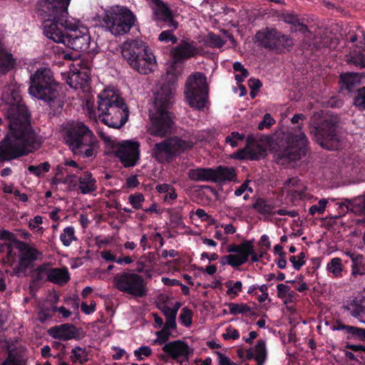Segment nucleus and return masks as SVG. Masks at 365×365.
Masks as SVG:
<instances>
[{"label":"nucleus","mask_w":365,"mask_h":365,"mask_svg":"<svg viewBox=\"0 0 365 365\" xmlns=\"http://www.w3.org/2000/svg\"><path fill=\"white\" fill-rule=\"evenodd\" d=\"M233 69L239 71L244 77H248L249 71L246 69L240 62H235L233 64Z\"/></svg>","instance_id":"63"},{"label":"nucleus","mask_w":365,"mask_h":365,"mask_svg":"<svg viewBox=\"0 0 365 365\" xmlns=\"http://www.w3.org/2000/svg\"><path fill=\"white\" fill-rule=\"evenodd\" d=\"M158 309L162 312L165 319L176 317L177 314L169 307L167 304L166 301H162L158 305Z\"/></svg>","instance_id":"53"},{"label":"nucleus","mask_w":365,"mask_h":365,"mask_svg":"<svg viewBox=\"0 0 365 365\" xmlns=\"http://www.w3.org/2000/svg\"><path fill=\"white\" fill-rule=\"evenodd\" d=\"M356 327L345 325L341 321H336V324L332 327L333 330H341L344 329L347 333L351 334L354 337L356 331Z\"/></svg>","instance_id":"54"},{"label":"nucleus","mask_w":365,"mask_h":365,"mask_svg":"<svg viewBox=\"0 0 365 365\" xmlns=\"http://www.w3.org/2000/svg\"><path fill=\"white\" fill-rule=\"evenodd\" d=\"M252 207L261 215H272L274 213L273 212L274 205L272 200L259 197L252 205Z\"/></svg>","instance_id":"31"},{"label":"nucleus","mask_w":365,"mask_h":365,"mask_svg":"<svg viewBox=\"0 0 365 365\" xmlns=\"http://www.w3.org/2000/svg\"><path fill=\"white\" fill-rule=\"evenodd\" d=\"M3 98L7 105L6 118L9 131L0 141V158L12 160L38 150L42 140L31 125V113L19 92L12 90Z\"/></svg>","instance_id":"1"},{"label":"nucleus","mask_w":365,"mask_h":365,"mask_svg":"<svg viewBox=\"0 0 365 365\" xmlns=\"http://www.w3.org/2000/svg\"><path fill=\"white\" fill-rule=\"evenodd\" d=\"M120 48L123 59L135 71L148 75L154 71L155 57L144 41L138 39L126 41Z\"/></svg>","instance_id":"6"},{"label":"nucleus","mask_w":365,"mask_h":365,"mask_svg":"<svg viewBox=\"0 0 365 365\" xmlns=\"http://www.w3.org/2000/svg\"><path fill=\"white\" fill-rule=\"evenodd\" d=\"M228 252L233 253H252V242L250 240L245 241L240 245L231 244L227 248Z\"/></svg>","instance_id":"36"},{"label":"nucleus","mask_w":365,"mask_h":365,"mask_svg":"<svg viewBox=\"0 0 365 365\" xmlns=\"http://www.w3.org/2000/svg\"><path fill=\"white\" fill-rule=\"evenodd\" d=\"M277 297L280 299L284 298L287 295L292 297L294 294V292L291 290V287L284 284H279L277 286Z\"/></svg>","instance_id":"50"},{"label":"nucleus","mask_w":365,"mask_h":365,"mask_svg":"<svg viewBox=\"0 0 365 365\" xmlns=\"http://www.w3.org/2000/svg\"><path fill=\"white\" fill-rule=\"evenodd\" d=\"M245 138V135L239 133L238 132H232L230 135H227L225 138V142L230 143V145L233 148L237 147L238 145L237 141L243 140Z\"/></svg>","instance_id":"52"},{"label":"nucleus","mask_w":365,"mask_h":365,"mask_svg":"<svg viewBox=\"0 0 365 365\" xmlns=\"http://www.w3.org/2000/svg\"><path fill=\"white\" fill-rule=\"evenodd\" d=\"M213 182L222 184L227 182L236 181V170L233 167L220 165L213 168Z\"/></svg>","instance_id":"24"},{"label":"nucleus","mask_w":365,"mask_h":365,"mask_svg":"<svg viewBox=\"0 0 365 365\" xmlns=\"http://www.w3.org/2000/svg\"><path fill=\"white\" fill-rule=\"evenodd\" d=\"M255 360L257 365H263L267 358V350L264 340L259 339L257 341V343L255 346Z\"/></svg>","instance_id":"34"},{"label":"nucleus","mask_w":365,"mask_h":365,"mask_svg":"<svg viewBox=\"0 0 365 365\" xmlns=\"http://www.w3.org/2000/svg\"><path fill=\"white\" fill-rule=\"evenodd\" d=\"M354 106L359 110H365V87L360 88L352 97Z\"/></svg>","instance_id":"39"},{"label":"nucleus","mask_w":365,"mask_h":365,"mask_svg":"<svg viewBox=\"0 0 365 365\" xmlns=\"http://www.w3.org/2000/svg\"><path fill=\"white\" fill-rule=\"evenodd\" d=\"M115 287L120 292L129 294L135 297L146 296L148 288L143 277L135 273L123 272L113 278Z\"/></svg>","instance_id":"14"},{"label":"nucleus","mask_w":365,"mask_h":365,"mask_svg":"<svg viewBox=\"0 0 365 365\" xmlns=\"http://www.w3.org/2000/svg\"><path fill=\"white\" fill-rule=\"evenodd\" d=\"M309 133L316 142L327 150H337L340 146L336 132L338 118L328 112H317L311 118Z\"/></svg>","instance_id":"5"},{"label":"nucleus","mask_w":365,"mask_h":365,"mask_svg":"<svg viewBox=\"0 0 365 365\" xmlns=\"http://www.w3.org/2000/svg\"><path fill=\"white\" fill-rule=\"evenodd\" d=\"M145 200L144 195L141 193H135L128 197V201L134 209L138 210L142 208L141 202Z\"/></svg>","instance_id":"49"},{"label":"nucleus","mask_w":365,"mask_h":365,"mask_svg":"<svg viewBox=\"0 0 365 365\" xmlns=\"http://www.w3.org/2000/svg\"><path fill=\"white\" fill-rule=\"evenodd\" d=\"M205 43L212 48H220L227 42V39L223 38L220 35L213 32H209L204 38Z\"/></svg>","instance_id":"32"},{"label":"nucleus","mask_w":365,"mask_h":365,"mask_svg":"<svg viewBox=\"0 0 365 365\" xmlns=\"http://www.w3.org/2000/svg\"><path fill=\"white\" fill-rule=\"evenodd\" d=\"M352 262V274L362 275L365 273L364 266L362 265L363 256L361 255H354L347 253Z\"/></svg>","instance_id":"37"},{"label":"nucleus","mask_w":365,"mask_h":365,"mask_svg":"<svg viewBox=\"0 0 365 365\" xmlns=\"http://www.w3.org/2000/svg\"><path fill=\"white\" fill-rule=\"evenodd\" d=\"M213 168H198L189 170V178L195 182L205 181L213 182Z\"/></svg>","instance_id":"25"},{"label":"nucleus","mask_w":365,"mask_h":365,"mask_svg":"<svg viewBox=\"0 0 365 365\" xmlns=\"http://www.w3.org/2000/svg\"><path fill=\"white\" fill-rule=\"evenodd\" d=\"M98 110L99 115L103 116L102 122L110 128H120L128 120L129 111L124 100L115 95L106 91L98 96Z\"/></svg>","instance_id":"7"},{"label":"nucleus","mask_w":365,"mask_h":365,"mask_svg":"<svg viewBox=\"0 0 365 365\" xmlns=\"http://www.w3.org/2000/svg\"><path fill=\"white\" fill-rule=\"evenodd\" d=\"M96 181L83 182L79 181L78 189L82 194H88L96 190Z\"/></svg>","instance_id":"51"},{"label":"nucleus","mask_w":365,"mask_h":365,"mask_svg":"<svg viewBox=\"0 0 365 365\" xmlns=\"http://www.w3.org/2000/svg\"><path fill=\"white\" fill-rule=\"evenodd\" d=\"M140 144L137 141L124 140L119 143L115 155L125 168L135 166L140 158Z\"/></svg>","instance_id":"17"},{"label":"nucleus","mask_w":365,"mask_h":365,"mask_svg":"<svg viewBox=\"0 0 365 365\" xmlns=\"http://www.w3.org/2000/svg\"><path fill=\"white\" fill-rule=\"evenodd\" d=\"M208 84L205 74L196 72L187 79L184 94L191 108L202 110L208 98Z\"/></svg>","instance_id":"10"},{"label":"nucleus","mask_w":365,"mask_h":365,"mask_svg":"<svg viewBox=\"0 0 365 365\" xmlns=\"http://www.w3.org/2000/svg\"><path fill=\"white\" fill-rule=\"evenodd\" d=\"M156 335L158 336L156 341L158 344H162L165 343L169 339L171 333L168 329H165V328H163L160 331L156 332Z\"/></svg>","instance_id":"57"},{"label":"nucleus","mask_w":365,"mask_h":365,"mask_svg":"<svg viewBox=\"0 0 365 365\" xmlns=\"http://www.w3.org/2000/svg\"><path fill=\"white\" fill-rule=\"evenodd\" d=\"M284 185L287 190V192L294 197L301 198L304 196L306 189L298 179L289 178L285 182Z\"/></svg>","instance_id":"30"},{"label":"nucleus","mask_w":365,"mask_h":365,"mask_svg":"<svg viewBox=\"0 0 365 365\" xmlns=\"http://www.w3.org/2000/svg\"><path fill=\"white\" fill-rule=\"evenodd\" d=\"M30 80L29 93L47 104L49 116L53 117L61 114L64 100L51 71L46 68L38 69L31 76Z\"/></svg>","instance_id":"3"},{"label":"nucleus","mask_w":365,"mask_h":365,"mask_svg":"<svg viewBox=\"0 0 365 365\" xmlns=\"http://www.w3.org/2000/svg\"><path fill=\"white\" fill-rule=\"evenodd\" d=\"M52 36H47L56 43H62L76 51H86L89 48L91 37L87 31L77 29L72 24L71 28H60L52 33Z\"/></svg>","instance_id":"11"},{"label":"nucleus","mask_w":365,"mask_h":365,"mask_svg":"<svg viewBox=\"0 0 365 365\" xmlns=\"http://www.w3.org/2000/svg\"><path fill=\"white\" fill-rule=\"evenodd\" d=\"M47 332L53 339H58L60 341L81 340L86 335L81 328H78L69 323L53 327Z\"/></svg>","instance_id":"18"},{"label":"nucleus","mask_w":365,"mask_h":365,"mask_svg":"<svg viewBox=\"0 0 365 365\" xmlns=\"http://www.w3.org/2000/svg\"><path fill=\"white\" fill-rule=\"evenodd\" d=\"M279 17L285 23L292 24L297 21V16L294 15L293 14L282 13L280 15H279Z\"/></svg>","instance_id":"60"},{"label":"nucleus","mask_w":365,"mask_h":365,"mask_svg":"<svg viewBox=\"0 0 365 365\" xmlns=\"http://www.w3.org/2000/svg\"><path fill=\"white\" fill-rule=\"evenodd\" d=\"M275 123L274 119L272 117L270 113H265L263 120L258 124V129L263 130L264 128H269Z\"/></svg>","instance_id":"56"},{"label":"nucleus","mask_w":365,"mask_h":365,"mask_svg":"<svg viewBox=\"0 0 365 365\" xmlns=\"http://www.w3.org/2000/svg\"><path fill=\"white\" fill-rule=\"evenodd\" d=\"M193 313L188 307H183L180 315V321L185 327H190L192 324Z\"/></svg>","instance_id":"45"},{"label":"nucleus","mask_w":365,"mask_h":365,"mask_svg":"<svg viewBox=\"0 0 365 365\" xmlns=\"http://www.w3.org/2000/svg\"><path fill=\"white\" fill-rule=\"evenodd\" d=\"M328 203L327 199H321L319 200L317 205H312L309 209V213L311 215H314L316 213L323 214Z\"/></svg>","instance_id":"47"},{"label":"nucleus","mask_w":365,"mask_h":365,"mask_svg":"<svg viewBox=\"0 0 365 365\" xmlns=\"http://www.w3.org/2000/svg\"><path fill=\"white\" fill-rule=\"evenodd\" d=\"M199 53L194 41H182L171 51V54L176 61H180L196 56Z\"/></svg>","instance_id":"20"},{"label":"nucleus","mask_w":365,"mask_h":365,"mask_svg":"<svg viewBox=\"0 0 365 365\" xmlns=\"http://www.w3.org/2000/svg\"><path fill=\"white\" fill-rule=\"evenodd\" d=\"M157 8L154 11L155 19L161 29H166L158 36L160 41L176 43L178 38L173 35V31L177 29L178 23L174 20L171 10L160 0H154Z\"/></svg>","instance_id":"13"},{"label":"nucleus","mask_w":365,"mask_h":365,"mask_svg":"<svg viewBox=\"0 0 365 365\" xmlns=\"http://www.w3.org/2000/svg\"><path fill=\"white\" fill-rule=\"evenodd\" d=\"M2 365H26L25 363L18 359L15 356L9 354L7 359L2 363Z\"/></svg>","instance_id":"58"},{"label":"nucleus","mask_w":365,"mask_h":365,"mask_svg":"<svg viewBox=\"0 0 365 365\" xmlns=\"http://www.w3.org/2000/svg\"><path fill=\"white\" fill-rule=\"evenodd\" d=\"M0 240L9 241L13 247L17 246L16 242H21V241L17 240L16 236L13 232L6 230H0Z\"/></svg>","instance_id":"48"},{"label":"nucleus","mask_w":365,"mask_h":365,"mask_svg":"<svg viewBox=\"0 0 365 365\" xmlns=\"http://www.w3.org/2000/svg\"><path fill=\"white\" fill-rule=\"evenodd\" d=\"M230 313L233 315L245 314L251 311V308L246 304L227 303Z\"/></svg>","instance_id":"41"},{"label":"nucleus","mask_w":365,"mask_h":365,"mask_svg":"<svg viewBox=\"0 0 365 365\" xmlns=\"http://www.w3.org/2000/svg\"><path fill=\"white\" fill-rule=\"evenodd\" d=\"M277 35H279V31L276 29L266 28L257 32L255 39L262 47L274 50V48H279L276 43V40L279 36Z\"/></svg>","instance_id":"22"},{"label":"nucleus","mask_w":365,"mask_h":365,"mask_svg":"<svg viewBox=\"0 0 365 365\" xmlns=\"http://www.w3.org/2000/svg\"><path fill=\"white\" fill-rule=\"evenodd\" d=\"M277 45L279 48H274L278 53H284L285 50L289 51L294 46L293 39L287 35L283 34L279 31Z\"/></svg>","instance_id":"33"},{"label":"nucleus","mask_w":365,"mask_h":365,"mask_svg":"<svg viewBox=\"0 0 365 365\" xmlns=\"http://www.w3.org/2000/svg\"><path fill=\"white\" fill-rule=\"evenodd\" d=\"M361 79L356 73H346L340 75V89L344 94L353 97L358 90Z\"/></svg>","instance_id":"21"},{"label":"nucleus","mask_w":365,"mask_h":365,"mask_svg":"<svg viewBox=\"0 0 365 365\" xmlns=\"http://www.w3.org/2000/svg\"><path fill=\"white\" fill-rule=\"evenodd\" d=\"M348 63L354 64L359 68H365V51L364 52H359L354 56H350L347 59Z\"/></svg>","instance_id":"44"},{"label":"nucleus","mask_w":365,"mask_h":365,"mask_svg":"<svg viewBox=\"0 0 365 365\" xmlns=\"http://www.w3.org/2000/svg\"><path fill=\"white\" fill-rule=\"evenodd\" d=\"M93 20L102 24L112 34L118 36L130 31L135 17L130 10L115 6L103 11L102 14H96Z\"/></svg>","instance_id":"9"},{"label":"nucleus","mask_w":365,"mask_h":365,"mask_svg":"<svg viewBox=\"0 0 365 365\" xmlns=\"http://www.w3.org/2000/svg\"><path fill=\"white\" fill-rule=\"evenodd\" d=\"M60 239L64 246H69L73 240H76L75 237V231L73 227H67L63 230V232L61 235Z\"/></svg>","instance_id":"40"},{"label":"nucleus","mask_w":365,"mask_h":365,"mask_svg":"<svg viewBox=\"0 0 365 365\" xmlns=\"http://www.w3.org/2000/svg\"><path fill=\"white\" fill-rule=\"evenodd\" d=\"M48 270V264H43L38 266L33 271L32 277L34 278V281L39 282L43 280L45 276H47Z\"/></svg>","instance_id":"43"},{"label":"nucleus","mask_w":365,"mask_h":365,"mask_svg":"<svg viewBox=\"0 0 365 365\" xmlns=\"http://www.w3.org/2000/svg\"><path fill=\"white\" fill-rule=\"evenodd\" d=\"M195 143L191 139L185 140L173 136L155 144L151 155L158 163H163L185 150L192 149Z\"/></svg>","instance_id":"12"},{"label":"nucleus","mask_w":365,"mask_h":365,"mask_svg":"<svg viewBox=\"0 0 365 365\" xmlns=\"http://www.w3.org/2000/svg\"><path fill=\"white\" fill-rule=\"evenodd\" d=\"M286 143L284 150L278 153V158L280 160L296 161L304 156L308 151V139L304 133L288 134Z\"/></svg>","instance_id":"16"},{"label":"nucleus","mask_w":365,"mask_h":365,"mask_svg":"<svg viewBox=\"0 0 365 365\" xmlns=\"http://www.w3.org/2000/svg\"><path fill=\"white\" fill-rule=\"evenodd\" d=\"M178 78L174 73H168L165 82L157 91L153 107L149 111L151 120L150 133L154 136L164 137L171 133L174 121L169 111L173 103Z\"/></svg>","instance_id":"2"},{"label":"nucleus","mask_w":365,"mask_h":365,"mask_svg":"<svg viewBox=\"0 0 365 365\" xmlns=\"http://www.w3.org/2000/svg\"><path fill=\"white\" fill-rule=\"evenodd\" d=\"M250 180H245L235 191V195L236 196H241L246 190H248L250 192H252V188L248 187Z\"/></svg>","instance_id":"61"},{"label":"nucleus","mask_w":365,"mask_h":365,"mask_svg":"<svg viewBox=\"0 0 365 365\" xmlns=\"http://www.w3.org/2000/svg\"><path fill=\"white\" fill-rule=\"evenodd\" d=\"M250 253H241L238 255H228L229 265L233 267H237L246 263L249 259Z\"/></svg>","instance_id":"38"},{"label":"nucleus","mask_w":365,"mask_h":365,"mask_svg":"<svg viewBox=\"0 0 365 365\" xmlns=\"http://www.w3.org/2000/svg\"><path fill=\"white\" fill-rule=\"evenodd\" d=\"M255 142L252 135H248L247 138V145L246 148L239 150L236 153V158L240 160L249 159L251 160H258L265 152L264 149L259 145L250 147L249 145Z\"/></svg>","instance_id":"23"},{"label":"nucleus","mask_w":365,"mask_h":365,"mask_svg":"<svg viewBox=\"0 0 365 365\" xmlns=\"http://www.w3.org/2000/svg\"><path fill=\"white\" fill-rule=\"evenodd\" d=\"M152 354L151 349L148 346H140L138 349L134 351V355L138 361L143 359V356L148 357Z\"/></svg>","instance_id":"55"},{"label":"nucleus","mask_w":365,"mask_h":365,"mask_svg":"<svg viewBox=\"0 0 365 365\" xmlns=\"http://www.w3.org/2000/svg\"><path fill=\"white\" fill-rule=\"evenodd\" d=\"M50 164L48 162H44L38 165H29L28 170L34 173L36 176H40L43 172L47 173L50 170Z\"/></svg>","instance_id":"46"},{"label":"nucleus","mask_w":365,"mask_h":365,"mask_svg":"<svg viewBox=\"0 0 365 365\" xmlns=\"http://www.w3.org/2000/svg\"><path fill=\"white\" fill-rule=\"evenodd\" d=\"M70 279L67 268L50 269L47 273V280L54 283H66Z\"/></svg>","instance_id":"26"},{"label":"nucleus","mask_w":365,"mask_h":365,"mask_svg":"<svg viewBox=\"0 0 365 365\" xmlns=\"http://www.w3.org/2000/svg\"><path fill=\"white\" fill-rule=\"evenodd\" d=\"M66 143L75 155L91 157L98 148V140L89 128L81 122L71 125L66 133Z\"/></svg>","instance_id":"8"},{"label":"nucleus","mask_w":365,"mask_h":365,"mask_svg":"<svg viewBox=\"0 0 365 365\" xmlns=\"http://www.w3.org/2000/svg\"><path fill=\"white\" fill-rule=\"evenodd\" d=\"M16 250V247H13L12 244H0V254H6L4 257H1V260L4 264H7L10 267H12L13 264L17 262Z\"/></svg>","instance_id":"27"},{"label":"nucleus","mask_w":365,"mask_h":365,"mask_svg":"<svg viewBox=\"0 0 365 365\" xmlns=\"http://www.w3.org/2000/svg\"><path fill=\"white\" fill-rule=\"evenodd\" d=\"M327 269L336 277L340 275L342 271L341 259L338 257L333 258L331 262L327 264Z\"/></svg>","instance_id":"42"},{"label":"nucleus","mask_w":365,"mask_h":365,"mask_svg":"<svg viewBox=\"0 0 365 365\" xmlns=\"http://www.w3.org/2000/svg\"><path fill=\"white\" fill-rule=\"evenodd\" d=\"M217 356L218 359V365H234L235 364L232 363L230 359L223 354L220 351H215L214 352Z\"/></svg>","instance_id":"59"},{"label":"nucleus","mask_w":365,"mask_h":365,"mask_svg":"<svg viewBox=\"0 0 365 365\" xmlns=\"http://www.w3.org/2000/svg\"><path fill=\"white\" fill-rule=\"evenodd\" d=\"M14 64L15 60L11 53L6 52L0 43V75L7 73Z\"/></svg>","instance_id":"29"},{"label":"nucleus","mask_w":365,"mask_h":365,"mask_svg":"<svg viewBox=\"0 0 365 365\" xmlns=\"http://www.w3.org/2000/svg\"><path fill=\"white\" fill-rule=\"evenodd\" d=\"M170 221L172 223L177 226L182 225L183 224L182 215L178 212H173L170 215Z\"/></svg>","instance_id":"62"},{"label":"nucleus","mask_w":365,"mask_h":365,"mask_svg":"<svg viewBox=\"0 0 365 365\" xmlns=\"http://www.w3.org/2000/svg\"><path fill=\"white\" fill-rule=\"evenodd\" d=\"M70 359L73 363L79 362L83 364L88 361V352L85 348L76 346L71 350Z\"/></svg>","instance_id":"35"},{"label":"nucleus","mask_w":365,"mask_h":365,"mask_svg":"<svg viewBox=\"0 0 365 365\" xmlns=\"http://www.w3.org/2000/svg\"><path fill=\"white\" fill-rule=\"evenodd\" d=\"M16 245L18 264L13 268L11 275L26 276L27 270L34 268L35 262L41 258L42 252L24 242Z\"/></svg>","instance_id":"15"},{"label":"nucleus","mask_w":365,"mask_h":365,"mask_svg":"<svg viewBox=\"0 0 365 365\" xmlns=\"http://www.w3.org/2000/svg\"><path fill=\"white\" fill-rule=\"evenodd\" d=\"M339 207L342 209L344 212L350 211L354 213H364L365 215L364 200H355L351 201L346 199L344 202L339 204Z\"/></svg>","instance_id":"28"},{"label":"nucleus","mask_w":365,"mask_h":365,"mask_svg":"<svg viewBox=\"0 0 365 365\" xmlns=\"http://www.w3.org/2000/svg\"><path fill=\"white\" fill-rule=\"evenodd\" d=\"M262 86V84L258 78H250L249 80V87L250 90H256V91H259Z\"/></svg>","instance_id":"64"},{"label":"nucleus","mask_w":365,"mask_h":365,"mask_svg":"<svg viewBox=\"0 0 365 365\" xmlns=\"http://www.w3.org/2000/svg\"><path fill=\"white\" fill-rule=\"evenodd\" d=\"M162 349L173 359L178 360L180 364L188 361L189 355L193 353V349L187 343L181 340L166 343Z\"/></svg>","instance_id":"19"},{"label":"nucleus","mask_w":365,"mask_h":365,"mask_svg":"<svg viewBox=\"0 0 365 365\" xmlns=\"http://www.w3.org/2000/svg\"><path fill=\"white\" fill-rule=\"evenodd\" d=\"M71 0H38L36 4L37 14L43 19V34L52 36V33L60 28H71L72 23L68 19V7Z\"/></svg>","instance_id":"4"}]
</instances>
